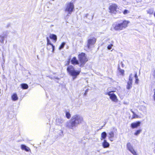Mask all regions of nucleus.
<instances>
[{
    "instance_id": "f257e3e1",
    "label": "nucleus",
    "mask_w": 155,
    "mask_h": 155,
    "mask_svg": "<svg viewBox=\"0 0 155 155\" xmlns=\"http://www.w3.org/2000/svg\"><path fill=\"white\" fill-rule=\"evenodd\" d=\"M82 117L78 114L73 116L71 120L68 121L66 124V126L68 128L74 130L79 124L83 122Z\"/></svg>"
},
{
    "instance_id": "f03ea898",
    "label": "nucleus",
    "mask_w": 155,
    "mask_h": 155,
    "mask_svg": "<svg viewBox=\"0 0 155 155\" xmlns=\"http://www.w3.org/2000/svg\"><path fill=\"white\" fill-rule=\"evenodd\" d=\"M129 23V21L124 20L121 22L113 24L111 28H113L116 31H120L125 28Z\"/></svg>"
},
{
    "instance_id": "7ed1b4c3",
    "label": "nucleus",
    "mask_w": 155,
    "mask_h": 155,
    "mask_svg": "<svg viewBox=\"0 0 155 155\" xmlns=\"http://www.w3.org/2000/svg\"><path fill=\"white\" fill-rule=\"evenodd\" d=\"M68 72L69 74L73 77V80H74L78 75L81 71H77L75 70L74 68L72 66H69L67 68Z\"/></svg>"
},
{
    "instance_id": "20e7f679",
    "label": "nucleus",
    "mask_w": 155,
    "mask_h": 155,
    "mask_svg": "<svg viewBox=\"0 0 155 155\" xmlns=\"http://www.w3.org/2000/svg\"><path fill=\"white\" fill-rule=\"evenodd\" d=\"M78 56L79 61L80 62V66L81 67H83L87 61L86 54L84 53H82L79 54Z\"/></svg>"
},
{
    "instance_id": "39448f33",
    "label": "nucleus",
    "mask_w": 155,
    "mask_h": 155,
    "mask_svg": "<svg viewBox=\"0 0 155 155\" xmlns=\"http://www.w3.org/2000/svg\"><path fill=\"white\" fill-rule=\"evenodd\" d=\"M74 8V5L73 2H70L66 4L65 11L69 14H71Z\"/></svg>"
},
{
    "instance_id": "423d86ee",
    "label": "nucleus",
    "mask_w": 155,
    "mask_h": 155,
    "mask_svg": "<svg viewBox=\"0 0 155 155\" xmlns=\"http://www.w3.org/2000/svg\"><path fill=\"white\" fill-rule=\"evenodd\" d=\"M113 91L107 92L105 94L106 95H108L110 96V99L113 101L114 102H117L118 100L116 95L114 93H111Z\"/></svg>"
},
{
    "instance_id": "0eeeda50",
    "label": "nucleus",
    "mask_w": 155,
    "mask_h": 155,
    "mask_svg": "<svg viewBox=\"0 0 155 155\" xmlns=\"http://www.w3.org/2000/svg\"><path fill=\"white\" fill-rule=\"evenodd\" d=\"M96 41V39L95 38L89 39L87 41V46L88 48H91V46L94 45Z\"/></svg>"
},
{
    "instance_id": "6e6552de",
    "label": "nucleus",
    "mask_w": 155,
    "mask_h": 155,
    "mask_svg": "<svg viewBox=\"0 0 155 155\" xmlns=\"http://www.w3.org/2000/svg\"><path fill=\"white\" fill-rule=\"evenodd\" d=\"M117 7V5L116 4H112L109 7L110 12L112 13L116 14L117 12L116 9Z\"/></svg>"
},
{
    "instance_id": "1a4fd4ad",
    "label": "nucleus",
    "mask_w": 155,
    "mask_h": 155,
    "mask_svg": "<svg viewBox=\"0 0 155 155\" xmlns=\"http://www.w3.org/2000/svg\"><path fill=\"white\" fill-rule=\"evenodd\" d=\"M141 122L140 121H137L135 123H132L131 124V127L133 129L136 128L140 126Z\"/></svg>"
},
{
    "instance_id": "9d476101",
    "label": "nucleus",
    "mask_w": 155,
    "mask_h": 155,
    "mask_svg": "<svg viewBox=\"0 0 155 155\" xmlns=\"http://www.w3.org/2000/svg\"><path fill=\"white\" fill-rule=\"evenodd\" d=\"M64 122V120L61 118H57L56 120V124L61 126Z\"/></svg>"
},
{
    "instance_id": "9b49d317",
    "label": "nucleus",
    "mask_w": 155,
    "mask_h": 155,
    "mask_svg": "<svg viewBox=\"0 0 155 155\" xmlns=\"http://www.w3.org/2000/svg\"><path fill=\"white\" fill-rule=\"evenodd\" d=\"M102 146L104 148H107L110 146V144L107 142L106 140H104L102 143Z\"/></svg>"
},
{
    "instance_id": "f8f14e48",
    "label": "nucleus",
    "mask_w": 155,
    "mask_h": 155,
    "mask_svg": "<svg viewBox=\"0 0 155 155\" xmlns=\"http://www.w3.org/2000/svg\"><path fill=\"white\" fill-rule=\"evenodd\" d=\"M72 64L73 65L79 64V62L78 60H77L76 57H74L71 61Z\"/></svg>"
},
{
    "instance_id": "ddd939ff",
    "label": "nucleus",
    "mask_w": 155,
    "mask_h": 155,
    "mask_svg": "<svg viewBox=\"0 0 155 155\" xmlns=\"http://www.w3.org/2000/svg\"><path fill=\"white\" fill-rule=\"evenodd\" d=\"M21 148L22 150H25L26 151H29L30 150V148L25 145L22 144L21 145Z\"/></svg>"
},
{
    "instance_id": "4468645a",
    "label": "nucleus",
    "mask_w": 155,
    "mask_h": 155,
    "mask_svg": "<svg viewBox=\"0 0 155 155\" xmlns=\"http://www.w3.org/2000/svg\"><path fill=\"white\" fill-rule=\"evenodd\" d=\"M47 49H50V48L49 47H52V44L51 43L50 40L48 39V37H47Z\"/></svg>"
},
{
    "instance_id": "2eb2a0df",
    "label": "nucleus",
    "mask_w": 155,
    "mask_h": 155,
    "mask_svg": "<svg viewBox=\"0 0 155 155\" xmlns=\"http://www.w3.org/2000/svg\"><path fill=\"white\" fill-rule=\"evenodd\" d=\"M50 38L53 39L55 42L57 40V36L53 34H51L49 35Z\"/></svg>"
},
{
    "instance_id": "dca6fc26",
    "label": "nucleus",
    "mask_w": 155,
    "mask_h": 155,
    "mask_svg": "<svg viewBox=\"0 0 155 155\" xmlns=\"http://www.w3.org/2000/svg\"><path fill=\"white\" fill-rule=\"evenodd\" d=\"M107 136V134L106 132H104L101 134V140H102L105 139Z\"/></svg>"
},
{
    "instance_id": "f3484780",
    "label": "nucleus",
    "mask_w": 155,
    "mask_h": 155,
    "mask_svg": "<svg viewBox=\"0 0 155 155\" xmlns=\"http://www.w3.org/2000/svg\"><path fill=\"white\" fill-rule=\"evenodd\" d=\"M7 35L4 34L3 35L0 36V42L1 43H4V38L6 37Z\"/></svg>"
},
{
    "instance_id": "a211bd4d",
    "label": "nucleus",
    "mask_w": 155,
    "mask_h": 155,
    "mask_svg": "<svg viewBox=\"0 0 155 155\" xmlns=\"http://www.w3.org/2000/svg\"><path fill=\"white\" fill-rule=\"evenodd\" d=\"M132 85V82L128 81L127 85V88L128 89H130L131 88Z\"/></svg>"
},
{
    "instance_id": "6ab92c4d",
    "label": "nucleus",
    "mask_w": 155,
    "mask_h": 155,
    "mask_svg": "<svg viewBox=\"0 0 155 155\" xmlns=\"http://www.w3.org/2000/svg\"><path fill=\"white\" fill-rule=\"evenodd\" d=\"M12 100L14 101L17 100L18 98L16 94H14L12 97Z\"/></svg>"
},
{
    "instance_id": "aec40b11",
    "label": "nucleus",
    "mask_w": 155,
    "mask_h": 155,
    "mask_svg": "<svg viewBox=\"0 0 155 155\" xmlns=\"http://www.w3.org/2000/svg\"><path fill=\"white\" fill-rule=\"evenodd\" d=\"M114 133L113 131H110L108 133V138L113 137H114Z\"/></svg>"
},
{
    "instance_id": "412c9836",
    "label": "nucleus",
    "mask_w": 155,
    "mask_h": 155,
    "mask_svg": "<svg viewBox=\"0 0 155 155\" xmlns=\"http://www.w3.org/2000/svg\"><path fill=\"white\" fill-rule=\"evenodd\" d=\"M127 147L128 150L129 151H130L131 150H132L134 149L132 146L131 145L130 143H127Z\"/></svg>"
},
{
    "instance_id": "4be33fe9",
    "label": "nucleus",
    "mask_w": 155,
    "mask_h": 155,
    "mask_svg": "<svg viewBox=\"0 0 155 155\" xmlns=\"http://www.w3.org/2000/svg\"><path fill=\"white\" fill-rule=\"evenodd\" d=\"M21 88L24 89H27L28 88V85L26 84H21Z\"/></svg>"
},
{
    "instance_id": "5701e85b",
    "label": "nucleus",
    "mask_w": 155,
    "mask_h": 155,
    "mask_svg": "<svg viewBox=\"0 0 155 155\" xmlns=\"http://www.w3.org/2000/svg\"><path fill=\"white\" fill-rule=\"evenodd\" d=\"M148 13L150 14H152L153 12V9H150L147 11Z\"/></svg>"
},
{
    "instance_id": "b1692460",
    "label": "nucleus",
    "mask_w": 155,
    "mask_h": 155,
    "mask_svg": "<svg viewBox=\"0 0 155 155\" xmlns=\"http://www.w3.org/2000/svg\"><path fill=\"white\" fill-rule=\"evenodd\" d=\"M141 131L142 130L141 129L138 130L134 133V134L135 135H137L141 133Z\"/></svg>"
},
{
    "instance_id": "393cba45",
    "label": "nucleus",
    "mask_w": 155,
    "mask_h": 155,
    "mask_svg": "<svg viewBox=\"0 0 155 155\" xmlns=\"http://www.w3.org/2000/svg\"><path fill=\"white\" fill-rule=\"evenodd\" d=\"M132 74L131 73L130 74V76L129 77V81H130L131 82H132V80L133 79V77L132 76Z\"/></svg>"
},
{
    "instance_id": "a878e982",
    "label": "nucleus",
    "mask_w": 155,
    "mask_h": 155,
    "mask_svg": "<svg viewBox=\"0 0 155 155\" xmlns=\"http://www.w3.org/2000/svg\"><path fill=\"white\" fill-rule=\"evenodd\" d=\"M132 74L131 73L130 74V76L129 77V81H130L131 82H132V80L133 79V77L132 76Z\"/></svg>"
},
{
    "instance_id": "bb28decb",
    "label": "nucleus",
    "mask_w": 155,
    "mask_h": 155,
    "mask_svg": "<svg viewBox=\"0 0 155 155\" xmlns=\"http://www.w3.org/2000/svg\"><path fill=\"white\" fill-rule=\"evenodd\" d=\"M66 116L68 119H69L71 117V115L69 112H66Z\"/></svg>"
},
{
    "instance_id": "cd10ccee",
    "label": "nucleus",
    "mask_w": 155,
    "mask_h": 155,
    "mask_svg": "<svg viewBox=\"0 0 155 155\" xmlns=\"http://www.w3.org/2000/svg\"><path fill=\"white\" fill-rule=\"evenodd\" d=\"M130 151L134 155H137L136 152L134 150V149L132 150H131Z\"/></svg>"
},
{
    "instance_id": "c85d7f7f",
    "label": "nucleus",
    "mask_w": 155,
    "mask_h": 155,
    "mask_svg": "<svg viewBox=\"0 0 155 155\" xmlns=\"http://www.w3.org/2000/svg\"><path fill=\"white\" fill-rule=\"evenodd\" d=\"M65 45V43L64 42H63L61 44V45H60V47H59V49L60 50H61V49H62V48H64V47Z\"/></svg>"
},
{
    "instance_id": "c756f323",
    "label": "nucleus",
    "mask_w": 155,
    "mask_h": 155,
    "mask_svg": "<svg viewBox=\"0 0 155 155\" xmlns=\"http://www.w3.org/2000/svg\"><path fill=\"white\" fill-rule=\"evenodd\" d=\"M50 48V49H47L48 50H51V49L52 50V52H54V48H55V47H54V46L53 45H52V47H49Z\"/></svg>"
},
{
    "instance_id": "7c9ffc66",
    "label": "nucleus",
    "mask_w": 155,
    "mask_h": 155,
    "mask_svg": "<svg viewBox=\"0 0 155 155\" xmlns=\"http://www.w3.org/2000/svg\"><path fill=\"white\" fill-rule=\"evenodd\" d=\"M129 13H130V12L128 10H127V9L125 10L123 12V14L124 15H126V14Z\"/></svg>"
},
{
    "instance_id": "2f4dec72",
    "label": "nucleus",
    "mask_w": 155,
    "mask_h": 155,
    "mask_svg": "<svg viewBox=\"0 0 155 155\" xmlns=\"http://www.w3.org/2000/svg\"><path fill=\"white\" fill-rule=\"evenodd\" d=\"M113 46V44H110L109 45H108L107 47V48L108 50H110L111 49L112 47Z\"/></svg>"
},
{
    "instance_id": "473e14b6",
    "label": "nucleus",
    "mask_w": 155,
    "mask_h": 155,
    "mask_svg": "<svg viewBox=\"0 0 155 155\" xmlns=\"http://www.w3.org/2000/svg\"><path fill=\"white\" fill-rule=\"evenodd\" d=\"M138 116L135 113L133 115L132 118H138Z\"/></svg>"
},
{
    "instance_id": "72a5a7b5",
    "label": "nucleus",
    "mask_w": 155,
    "mask_h": 155,
    "mask_svg": "<svg viewBox=\"0 0 155 155\" xmlns=\"http://www.w3.org/2000/svg\"><path fill=\"white\" fill-rule=\"evenodd\" d=\"M120 72L122 74H123L124 73V70H121L120 69L119 70Z\"/></svg>"
},
{
    "instance_id": "f704fd0d",
    "label": "nucleus",
    "mask_w": 155,
    "mask_h": 155,
    "mask_svg": "<svg viewBox=\"0 0 155 155\" xmlns=\"http://www.w3.org/2000/svg\"><path fill=\"white\" fill-rule=\"evenodd\" d=\"M88 89H87L86 91H85V93H84V96H85L87 94V93L88 92Z\"/></svg>"
},
{
    "instance_id": "c9c22d12",
    "label": "nucleus",
    "mask_w": 155,
    "mask_h": 155,
    "mask_svg": "<svg viewBox=\"0 0 155 155\" xmlns=\"http://www.w3.org/2000/svg\"><path fill=\"white\" fill-rule=\"evenodd\" d=\"M134 77L135 79L138 78V77H137V72L135 73V75H134Z\"/></svg>"
},
{
    "instance_id": "e433bc0d",
    "label": "nucleus",
    "mask_w": 155,
    "mask_h": 155,
    "mask_svg": "<svg viewBox=\"0 0 155 155\" xmlns=\"http://www.w3.org/2000/svg\"><path fill=\"white\" fill-rule=\"evenodd\" d=\"M136 80H135V83H136V84H138V81H139V80L138 79V78H136Z\"/></svg>"
},
{
    "instance_id": "4c0bfd02",
    "label": "nucleus",
    "mask_w": 155,
    "mask_h": 155,
    "mask_svg": "<svg viewBox=\"0 0 155 155\" xmlns=\"http://www.w3.org/2000/svg\"><path fill=\"white\" fill-rule=\"evenodd\" d=\"M113 137H111L110 138H109V140L111 141H113Z\"/></svg>"
},
{
    "instance_id": "58836bf2",
    "label": "nucleus",
    "mask_w": 155,
    "mask_h": 155,
    "mask_svg": "<svg viewBox=\"0 0 155 155\" xmlns=\"http://www.w3.org/2000/svg\"><path fill=\"white\" fill-rule=\"evenodd\" d=\"M153 76L155 78V69L153 74Z\"/></svg>"
},
{
    "instance_id": "ea45409f",
    "label": "nucleus",
    "mask_w": 155,
    "mask_h": 155,
    "mask_svg": "<svg viewBox=\"0 0 155 155\" xmlns=\"http://www.w3.org/2000/svg\"><path fill=\"white\" fill-rule=\"evenodd\" d=\"M154 96H153V97H154V99L155 101V89H154Z\"/></svg>"
},
{
    "instance_id": "a19ab883",
    "label": "nucleus",
    "mask_w": 155,
    "mask_h": 155,
    "mask_svg": "<svg viewBox=\"0 0 155 155\" xmlns=\"http://www.w3.org/2000/svg\"><path fill=\"white\" fill-rule=\"evenodd\" d=\"M70 59H69L68 61V64H69L70 63Z\"/></svg>"
},
{
    "instance_id": "79ce46f5",
    "label": "nucleus",
    "mask_w": 155,
    "mask_h": 155,
    "mask_svg": "<svg viewBox=\"0 0 155 155\" xmlns=\"http://www.w3.org/2000/svg\"><path fill=\"white\" fill-rule=\"evenodd\" d=\"M124 104H127V103H126V102H124Z\"/></svg>"
},
{
    "instance_id": "37998d69",
    "label": "nucleus",
    "mask_w": 155,
    "mask_h": 155,
    "mask_svg": "<svg viewBox=\"0 0 155 155\" xmlns=\"http://www.w3.org/2000/svg\"><path fill=\"white\" fill-rule=\"evenodd\" d=\"M131 112L133 113V114H135V113L133 111Z\"/></svg>"
},
{
    "instance_id": "c03bdc74",
    "label": "nucleus",
    "mask_w": 155,
    "mask_h": 155,
    "mask_svg": "<svg viewBox=\"0 0 155 155\" xmlns=\"http://www.w3.org/2000/svg\"><path fill=\"white\" fill-rule=\"evenodd\" d=\"M153 14H154V17H155V12H154Z\"/></svg>"
},
{
    "instance_id": "a18cd8bd",
    "label": "nucleus",
    "mask_w": 155,
    "mask_h": 155,
    "mask_svg": "<svg viewBox=\"0 0 155 155\" xmlns=\"http://www.w3.org/2000/svg\"><path fill=\"white\" fill-rule=\"evenodd\" d=\"M130 111H131V112H132V111H133V110H132V109H131V110H130Z\"/></svg>"
},
{
    "instance_id": "49530a36",
    "label": "nucleus",
    "mask_w": 155,
    "mask_h": 155,
    "mask_svg": "<svg viewBox=\"0 0 155 155\" xmlns=\"http://www.w3.org/2000/svg\"><path fill=\"white\" fill-rule=\"evenodd\" d=\"M154 152L155 153V150H154Z\"/></svg>"
}]
</instances>
